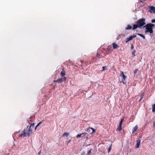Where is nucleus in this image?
I'll use <instances>...</instances> for the list:
<instances>
[{
  "instance_id": "obj_1",
  "label": "nucleus",
  "mask_w": 155,
  "mask_h": 155,
  "mask_svg": "<svg viewBox=\"0 0 155 155\" xmlns=\"http://www.w3.org/2000/svg\"><path fill=\"white\" fill-rule=\"evenodd\" d=\"M154 26V25L152 23L147 24L144 27L145 28V32H149L151 34L153 32V28Z\"/></svg>"
},
{
  "instance_id": "obj_2",
  "label": "nucleus",
  "mask_w": 155,
  "mask_h": 155,
  "mask_svg": "<svg viewBox=\"0 0 155 155\" xmlns=\"http://www.w3.org/2000/svg\"><path fill=\"white\" fill-rule=\"evenodd\" d=\"M145 19L144 18H142L139 19L137 22V23L139 25V28H140L143 26L145 24Z\"/></svg>"
},
{
  "instance_id": "obj_3",
  "label": "nucleus",
  "mask_w": 155,
  "mask_h": 155,
  "mask_svg": "<svg viewBox=\"0 0 155 155\" xmlns=\"http://www.w3.org/2000/svg\"><path fill=\"white\" fill-rule=\"evenodd\" d=\"M34 124H32L30 126L29 128L28 127V130H29L28 131V133H26L25 134L26 136H29L30 134L32 133V129L34 128Z\"/></svg>"
},
{
  "instance_id": "obj_4",
  "label": "nucleus",
  "mask_w": 155,
  "mask_h": 155,
  "mask_svg": "<svg viewBox=\"0 0 155 155\" xmlns=\"http://www.w3.org/2000/svg\"><path fill=\"white\" fill-rule=\"evenodd\" d=\"M149 8L150 9L149 11L151 13H154L155 14V9L153 6H149Z\"/></svg>"
},
{
  "instance_id": "obj_5",
  "label": "nucleus",
  "mask_w": 155,
  "mask_h": 155,
  "mask_svg": "<svg viewBox=\"0 0 155 155\" xmlns=\"http://www.w3.org/2000/svg\"><path fill=\"white\" fill-rule=\"evenodd\" d=\"M120 76L123 77V78L122 80V81L123 82V83L124 84V81H125V79L126 78V77L124 74V73L123 72H122V71L121 72V74H120Z\"/></svg>"
},
{
  "instance_id": "obj_6",
  "label": "nucleus",
  "mask_w": 155,
  "mask_h": 155,
  "mask_svg": "<svg viewBox=\"0 0 155 155\" xmlns=\"http://www.w3.org/2000/svg\"><path fill=\"white\" fill-rule=\"evenodd\" d=\"M27 129L28 130H27L26 131H24L23 133L21 134L20 135V137H28V136H26L25 135V133H28V127H27Z\"/></svg>"
},
{
  "instance_id": "obj_7",
  "label": "nucleus",
  "mask_w": 155,
  "mask_h": 155,
  "mask_svg": "<svg viewBox=\"0 0 155 155\" xmlns=\"http://www.w3.org/2000/svg\"><path fill=\"white\" fill-rule=\"evenodd\" d=\"M140 139H138L137 140V143L135 147L136 148H138L139 147V145L140 143Z\"/></svg>"
},
{
  "instance_id": "obj_8",
  "label": "nucleus",
  "mask_w": 155,
  "mask_h": 155,
  "mask_svg": "<svg viewBox=\"0 0 155 155\" xmlns=\"http://www.w3.org/2000/svg\"><path fill=\"white\" fill-rule=\"evenodd\" d=\"M123 120V119H122L120 123V124H119V127H118L117 128V130H119V131H120L121 130V129H122V121Z\"/></svg>"
},
{
  "instance_id": "obj_9",
  "label": "nucleus",
  "mask_w": 155,
  "mask_h": 155,
  "mask_svg": "<svg viewBox=\"0 0 155 155\" xmlns=\"http://www.w3.org/2000/svg\"><path fill=\"white\" fill-rule=\"evenodd\" d=\"M90 129L92 130V132L90 133V134H93L94 133V132H95V130L92 127H89V128H88L87 129V131H88L89 132H90Z\"/></svg>"
},
{
  "instance_id": "obj_10",
  "label": "nucleus",
  "mask_w": 155,
  "mask_h": 155,
  "mask_svg": "<svg viewBox=\"0 0 155 155\" xmlns=\"http://www.w3.org/2000/svg\"><path fill=\"white\" fill-rule=\"evenodd\" d=\"M66 78L64 77L60 78L57 81L58 83H60L61 82L63 81H65L66 80Z\"/></svg>"
},
{
  "instance_id": "obj_11",
  "label": "nucleus",
  "mask_w": 155,
  "mask_h": 155,
  "mask_svg": "<svg viewBox=\"0 0 155 155\" xmlns=\"http://www.w3.org/2000/svg\"><path fill=\"white\" fill-rule=\"evenodd\" d=\"M136 37V35H133L130 36L129 38H128L129 39V40H132L133 38H135Z\"/></svg>"
},
{
  "instance_id": "obj_12",
  "label": "nucleus",
  "mask_w": 155,
  "mask_h": 155,
  "mask_svg": "<svg viewBox=\"0 0 155 155\" xmlns=\"http://www.w3.org/2000/svg\"><path fill=\"white\" fill-rule=\"evenodd\" d=\"M138 27H139V25H138V24H134L133 25V29L134 30Z\"/></svg>"
},
{
  "instance_id": "obj_13",
  "label": "nucleus",
  "mask_w": 155,
  "mask_h": 155,
  "mask_svg": "<svg viewBox=\"0 0 155 155\" xmlns=\"http://www.w3.org/2000/svg\"><path fill=\"white\" fill-rule=\"evenodd\" d=\"M113 48L114 49H116L117 47H118V46L117 44H116L115 43H113Z\"/></svg>"
},
{
  "instance_id": "obj_14",
  "label": "nucleus",
  "mask_w": 155,
  "mask_h": 155,
  "mask_svg": "<svg viewBox=\"0 0 155 155\" xmlns=\"http://www.w3.org/2000/svg\"><path fill=\"white\" fill-rule=\"evenodd\" d=\"M69 135V134L68 133H65L62 136V137H68Z\"/></svg>"
},
{
  "instance_id": "obj_15",
  "label": "nucleus",
  "mask_w": 155,
  "mask_h": 155,
  "mask_svg": "<svg viewBox=\"0 0 155 155\" xmlns=\"http://www.w3.org/2000/svg\"><path fill=\"white\" fill-rule=\"evenodd\" d=\"M132 28V26L131 25H129L127 26L126 28H125V29L126 30H129V29H131Z\"/></svg>"
},
{
  "instance_id": "obj_16",
  "label": "nucleus",
  "mask_w": 155,
  "mask_h": 155,
  "mask_svg": "<svg viewBox=\"0 0 155 155\" xmlns=\"http://www.w3.org/2000/svg\"><path fill=\"white\" fill-rule=\"evenodd\" d=\"M138 127L137 125H136L133 128V130L132 133H133L134 132L136 131V130L137 129Z\"/></svg>"
},
{
  "instance_id": "obj_17",
  "label": "nucleus",
  "mask_w": 155,
  "mask_h": 155,
  "mask_svg": "<svg viewBox=\"0 0 155 155\" xmlns=\"http://www.w3.org/2000/svg\"><path fill=\"white\" fill-rule=\"evenodd\" d=\"M65 72L64 70H62L61 72V75L62 77L64 76L65 74Z\"/></svg>"
},
{
  "instance_id": "obj_18",
  "label": "nucleus",
  "mask_w": 155,
  "mask_h": 155,
  "mask_svg": "<svg viewBox=\"0 0 155 155\" xmlns=\"http://www.w3.org/2000/svg\"><path fill=\"white\" fill-rule=\"evenodd\" d=\"M152 111L153 112L155 111V104L153 105L152 106Z\"/></svg>"
},
{
  "instance_id": "obj_19",
  "label": "nucleus",
  "mask_w": 155,
  "mask_h": 155,
  "mask_svg": "<svg viewBox=\"0 0 155 155\" xmlns=\"http://www.w3.org/2000/svg\"><path fill=\"white\" fill-rule=\"evenodd\" d=\"M137 35H139L140 36L142 37L143 38V39H145V37L143 35L141 34H140L139 33L137 34Z\"/></svg>"
},
{
  "instance_id": "obj_20",
  "label": "nucleus",
  "mask_w": 155,
  "mask_h": 155,
  "mask_svg": "<svg viewBox=\"0 0 155 155\" xmlns=\"http://www.w3.org/2000/svg\"><path fill=\"white\" fill-rule=\"evenodd\" d=\"M144 93H142L141 95V98H140V99L139 100V101H140L141 100V99L143 98V96H144Z\"/></svg>"
},
{
  "instance_id": "obj_21",
  "label": "nucleus",
  "mask_w": 155,
  "mask_h": 155,
  "mask_svg": "<svg viewBox=\"0 0 155 155\" xmlns=\"http://www.w3.org/2000/svg\"><path fill=\"white\" fill-rule=\"evenodd\" d=\"M135 50H134L132 52V56L134 57L135 56Z\"/></svg>"
},
{
  "instance_id": "obj_22",
  "label": "nucleus",
  "mask_w": 155,
  "mask_h": 155,
  "mask_svg": "<svg viewBox=\"0 0 155 155\" xmlns=\"http://www.w3.org/2000/svg\"><path fill=\"white\" fill-rule=\"evenodd\" d=\"M102 68H103V70H102V71H104L105 70H106L107 69V68L106 66L103 67Z\"/></svg>"
},
{
  "instance_id": "obj_23",
  "label": "nucleus",
  "mask_w": 155,
  "mask_h": 155,
  "mask_svg": "<svg viewBox=\"0 0 155 155\" xmlns=\"http://www.w3.org/2000/svg\"><path fill=\"white\" fill-rule=\"evenodd\" d=\"M138 71V69H136L134 71V74H136Z\"/></svg>"
},
{
  "instance_id": "obj_24",
  "label": "nucleus",
  "mask_w": 155,
  "mask_h": 155,
  "mask_svg": "<svg viewBox=\"0 0 155 155\" xmlns=\"http://www.w3.org/2000/svg\"><path fill=\"white\" fill-rule=\"evenodd\" d=\"M82 135V134H81L77 135L76 137H80Z\"/></svg>"
},
{
  "instance_id": "obj_25",
  "label": "nucleus",
  "mask_w": 155,
  "mask_h": 155,
  "mask_svg": "<svg viewBox=\"0 0 155 155\" xmlns=\"http://www.w3.org/2000/svg\"><path fill=\"white\" fill-rule=\"evenodd\" d=\"M41 122H40L38 124H37V126H36V127H35V129L36 130V128L38 127V126L41 123Z\"/></svg>"
},
{
  "instance_id": "obj_26",
  "label": "nucleus",
  "mask_w": 155,
  "mask_h": 155,
  "mask_svg": "<svg viewBox=\"0 0 155 155\" xmlns=\"http://www.w3.org/2000/svg\"><path fill=\"white\" fill-rule=\"evenodd\" d=\"M111 147H112V145H111L109 147V149H108V152H110V150H111Z\"/></svg>"
},
{
  "instance_id": "obj_27",
  "label": "nucleus",
  "mask_w": 155,
  "mask_h": 155,
  "mask_svg": "<svg viewBox=\"0 0 155 155\" xmlns=\"http://www.w3.org/2000/svg\"><path fill=\"white\" fill-rule=\"evenodd\" d=\"M92 150V149H91L87 153V154H89L90 153H91V151Z\"/></svg>"
},
{
  "instance_id": "obj_28",
  "label": "nucleus",
  "mask_w": 155,
  "mask_h": 155,
  "mask_svg": "<svg viewBox=\"0 0 155 155\" xmlns=\"http://www.w3.org/2000/svg\"><path fill=\"white\" fill-rule=\"evenodd\" d=\"M130 40H129V39L127 38L126 39V42L127 43L128 41H129Z\"/></svg>"
},
{
  "instance_id": "obj_29",
  "label": "nucleus",
  "mask_w": 155,
  "mask_h": 155,
  "mask_svg": "<svg viewBox=\"0 0 155 155\" xmlns=\"http://www.w3.org/2000/svg\"><path fill=\"white\" fill-rule=\"evenodd\" d=\"M85 154V152L84 151H83L81 153V155H84Z\"/></svg>"
},
{
  "instance_id": "obj_30",
  "label": "nucleus",
  "mask_w": 155,
  "mask_h": 155,
  "mask_svg": "<svg viewBox=\"0 0 155 155\" xmlns=\"http://www.w3.org/2000/svg\"><path fill=\"white\" fill-rule=\"evenodd\" d=\"M151 22L152 23H154L155 22V19L152 20L151 21Z\"/></svg>"
},
{
  "instance_id": "obj_31",
  "label": "nucleus",
  "mask_w": 155,
  "mask_h": 155,
  "mask_svg": "<svg viewBox=\"0 0 155 155\" xmlns=\"http://www.w3.org/2000/svg\"><path fill=\"white\" fill-rule=\"evenodd\" d=\"M131 49H133L134 48V46H133V45H131Z\"/></svg>"
},
{
  "instance_id": "obj_32",
  "label": "nucleus",
  "mask_w": 155,
  "mask_h": 155,
  "mask_svg": "<svg viewBox=\"0 0 155 155\" xmlns=\"http://www.w3.org/2000/svg\"><path fill=\"white\" fill-rule=\"evenodd\" d=\"M87 133H82L81 134H82V135H85Z\"/></svg>"
},
{
  "instance_id": "obj_33",
  "label": "nucleus",
  "mask_w": 155,
  "mask_h": 155,
  "mask_svg": "<svg viewBox=\"0 0 155 155\" xmlns=\"http://www.w3.org/2000/svg\"><path fill=\"white\" fill-rule=\"evenodd\" d=\"M71 142V140H69L68 142V143H67V144H68V143H70V142Z\"/></svg>"
},
{
  "instance_id": "obj_34",
  "label": "nucleus",
  "mask_w": 155,
  "mask_h": 155,
  "mask_svg": "<svg viewBox=\"0 0 155 155\" xmlns=\"http://www.w3.org/2000/svg\"><path fill=\"white\" fill-rule=\"evenodd\" d=\"M99 56V54L97 53V57H98Z\"/></svg>"
}]
</instances>
